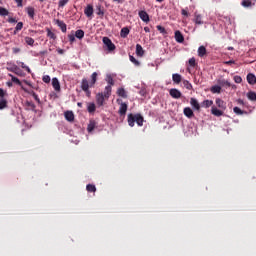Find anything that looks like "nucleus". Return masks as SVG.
<instances>
[{"label": "nucleus", "instance_id": "nucleus-1", "mask_svg": "<svg viewBox=\"0 0 256 256\" xmlns=\"http://www.w3.org/2000/svg\"><path fill=\"white\" fill-rule=\"evenodd\" d=\"M145 119L141 114H128V125L129 127H135L137 123L138 127H143Z\"/></svg>", "mask_w": 256, "mask_h": 256}, {"label": "nucleus", "instance_id": "nucleus-2", "mask_svg": "<svg viewBox=\"0 0 256 256\" xmlns=\"http://www.w3.org/2000/svg\"><path fill=\"white\" fill-rule=\"evenodd\" d=\"M5 97H7V92L3 88H0V111L8 107L7 98Z\"/></svg>", "mask_w": 256, "mask_h": 256}, {"label": "nucleus", "instance_id": "nucleus-3", "mask_svg": "<svg viewBox=\"0 0 256 256\" xmlns=\"http://www.w3.org/2000/svg\"><path fill=\"white\" fill-rule=\"evenodd\" d=\"M81 89L86 93L87 97H90L91 91H89V81L87 78H83L81 82Z\"/></svg>", "mask_w": 256, "mask_h": 256}, {"label": "nucleus", "instance_id": "nucleus-4", "mask_svg": "<svg viewBox=\"0 0 256 256\" xmlns=\"http://www.w3.org/2000/svg\"><path fill=\"white\" fill-rule=\"evenodd\" d=\"M103 43L107 47L108 51H115V44L109 39V37L103 38Z\"/></svg>", "mask_w": 256, "mask_h": 256}, {"label": "nucleus", "instance_id": "nucleus-5", "mask_svg": "<svg viewBox=\"0 0 256 256\" xmlns=\"http://www.w3.org/2000/svg\"><path fill=\"white\" fill-rule=\"evenodd\" d=\"M169 93L173 99H181V91H179L177 88L170 89Z\"/></svg>", "mask_w": 256, "mask_h": 256}, {"label": "nucleus", "instance_id": "nucleus-6", "mask_svg": "<svg viewBox=\"0 0 256 256\" xmlns=\"http://www.w3.org/2000/svg\"><path fill=\"white\" fill-rule=\"evenodd\" d=\"M127 109H128L127 103L122 102L120 104V107H119V110H118L119 115H121V117L127 115Z\"/></svg>", "mask_w": 256, "mask_h": 256}, {"label": "nucleus", "instance_id": "nucleus-7", "mask_svg": "<svg viewBox=\"0 0 256 256\" xmlns=\"http://www.w3.org/2000/svg\"><path fill=\"white\" fill-rule=\"evenodd\" d=\"M96 103L99 107H103V104L105 103V96L103 95V92L96 95Z\"/></svg>", "mask_w": 256, "mask_h": 256}, {"label": "nucleus", "instance_id": "nucleus-8", "mask_svg": "<svg viewBox=\"0 0 256 256\" xmlns=\"http://www.w3.org/2000/svg\"><path fill=\"white\" fill-rule=\"evenodd\" d=\"M195 25H203V16L199 13H194V19H193Z\"/></svg>", "mask_w": 256, "mask_h": 256}, {"label": "nucleus", "instance_id": "nucleus-9", "mask_svg": "<svg viewBox=\"0 0 256 256\" xmlns=\"http://www.w3.org/2000/svg\"><path fill=\"white\" fill-rule=\"evenodd\" d=\"M190 105L196 110L201 111V104H199V101L195 98L190 99Z\"/></svg>", "mask_w": 256, "mask_h": 256}, {"label": "nucleus", "instance_id": "nucleus-10", "mask_svg": "<svg viewBox=\"0 0 256 256\" xmlns=\"http://www.w3.org/2000/svg\"><path fill=\"white\" fill-rule=\"evenodd\" d=\"M183 113L188 119H193V117H195V113H193V110L190 107L184 108Z\"/></svg>", "mask_w": 256, "mask_h": 256}, {"label": "nucleus", "instance_id": "nucleus-11", "mask_svg": "<svg viewBox=\"0 0 256 256\" xmlns=\"http://www.w3.org/2000/svg\"><path fill=\"white\" fill-rule=\"evenodd\" d=\"M93 5L88 4L87 7L84 9V14L86 17H93Z\"/></svg>", "mask_w": 256, "mask_h": 256}, {"label": "nucleus", "instance_id": "nucleus-12", "mask_svg": "<svg viewBox=\"0 0 256 256\" xmlns=\"http://www.w3.org/2000/svg\"><path fill=\"white\" fill-rule=\"evenodd\" d=\"M64 117L66 121H69V122L75 121V114H73V111H66L64 113Z\"/></svg>", "mask_w": 256, "mask_h": 256}, {"label": "nucleus", "instance_id": "nucleus-13", "mask_svg": "<svg viewBox=\"0 0 256 256\" xmlns=\"http://www.w3.org/2000/svg\"><path fill=\"white\" fill-rule=\"evenodd\" d=\"M247 82L249 85H256V76L253 73H249L246 77Z\"/></svg>", "mask_w": 256, "mask_h": 256}, {"label": "nucleus", "instance_id": "nucleus-14", "mask_svg": "<svg viewBox=\"0 0 256 256\" xmlns=\"http://www.w3.org/2000/svg\"><path fill=\"white\" fill-rule=\"evenodd\" d=\"M175 40L177 41V43H183V41H185V37H183L181 31L177 30L175 32Z\"/></svg>", "mask_w": 256, "mask_h": 256}, {"label": "nucleus", "instance_id": "nucleus-15", "mask_svg": "<svg viewBox=\"0 0 256 256\" xmlns=\"http://www.w3.org/2000/svg\"><path fill=\"white\" fill-rule=\"evenodd\" d=\"M52 87L56 91H61V83H59V79H57V78L52 79Z\"/></svg>", "mask_w": 256, "mask_h": 256}, {"label": "nucleus", "instance_id": "nucleus-16", "mask_svg": "<svg viewBox=\"0 0 256 256\" xmlns=\"http://www.w3.org/2000/svg\"><path fill=\"white\" fill-rule=\"evenodd\" d=\"M140 19H142L144 21V23H149V14H147L145 11H140L138 13Z\"/></svg>", "mask_w": 256, "mask_h": 256}, {"label": "nucleus", "instance_id": "nucleus-17", "mask_svg": "<svg viewBox=\"0 0 256 256\" xmlns=\"http://www.w3.org/2000/svg\"><path fill=\"white\" fill-rule=\"evenodd\" d=\"M172 81L174 83H176V85H179V83H181V81H183V77L181 76V74H173L172 75Z\"/></svg>", "mask_w": 256, "mask_h": 256}, {"label": "nucleus", "instance_id": "nucleus-18", "mask_svg": "<svg viewBox=\"0 0 256 256\" xmlns=\"http://www.w3.org/2000/svg\"><path fill=\"white\" fill-rule=\"evenodd\" d=\"M26 12H27L28 17H30V19H35V8H33L31 6L26 7Z\"/></svg>", "mask_w": 256, "mask_h": 256}, {"label": "nucleus", "instance_id": "nucleus-19", "mask_svg": "<svg viewBox=\"0 0 256 256\" xmlns=\"http://www.w3.org/2000/svg\"><path fill=\"white\" fill-rule=\"evenodd\" d=\"M58 27H60L62 33H67V24H65V22L61 21V20H57L56 21Z\"/></svg>", "mask_w": 256, "mask_h": 256}, {"label": "nucleus", "instance_id": "nucleus-20", "mask_svg": "<svg viewBox=\"0 0 256 256\" xmlns=\"http://www.w3.org/2000/svg\"><path fill=\"white\" fill-rule=\"evenodd\" d=\"M211 113H212V115H215V117H221V116H223V111L217 109V107H215V106H213V107L211 108Z\"/></svg>", "mask_w": 256, "mask_h": 256}, {"label": "nucleus", "instance_id": "nucleus-21", "mask_svg": "<svg viewBox=\"0 0 256 256\" xmlns=\"http://www.w3.org/2000/svg\"><path fill=\"white\" fill-rule=\"evenodd\" d=\"M96 127H97V122H95V120H91L87 127L88 133H91L92 131H94Z\"/></svg>", "mask_w": 256, "mask_h": 256}, {"label": "nucleus", "instance_id": "nucleus-22", "mask_svg": "<svg viewBox=\"0 0 256 256\" xmlns=\"http://www.w3.org/2000/svg\"><path fill=\"white\" fill-rule=\"evenodd\" d=\"M111 91H112V87L111 86H106L105 90L103 93V96L105 97V99H109V97H111Z\"/></svg>", "mask_w": 256, "mask_h": 256}, {"label": "nucleus", "instance_id": "nucleus-23", "mask_svg": "<svg viewBox=\"0 0 256 256\" xmlns=\"http://www.w3.org/2000/svg\"><path fill=\"white\" fill-rule=\"evenodd\" d=\"M216 105L219 107V109H227L225 101H223L221 98L216 99Z\"/></svg>", "mask_w": 256, "mask_h": 256}, {"label": "nucleus", "instance_id": "nucleus-24", "mask_svg": "<svg viewBox=\"0 0 256 256\" xmlns=\"http://www.w3.org/2000/svg\"><path fill=\"white\" fill-rule=\"evenodd\" d=\"M136 54L138 55V57H143V55H145V51L143 50V46H141L140 44L136 45Z\"/></svg>", "mask_w": 256, "mask_h": 256}, {"label": "nucleus", "instance_id": "nucleus-25", "mask_svg": "<svg viewBox=\"0 0 256 256\" xmlns=\"http://www.w3.org/2000/svg\"><path fill=\"white\" fill-rule=\"evenodd\" d=\"M207 55V48L205 46H200L198 48V57H205Z\"/></svg>", "mask_w": 256, "mask_h": 256}, {"label": "nucleus", "instance_id": "nucleus-26", "mask_svg": "<svg viewBox=\"0 0 256 256\" xmlns=\"http://www.w3.org/2000/svg\"><path fill=\"white\" fill-rule=\"evenodd\" d=\"M118 97H122L123 99H127V91L124 88H118L117 90Z\"/></svg>", "mask_w": 256, "mask_h": 256}, {"label": "nucleus", "instance_id": "nucleus-27", "mask_svg": "<svg viewBox=\"0 0 256 256\" xmlns=\"http://www.w3.org/2000/svg\"><path fill=\"white\" fill-rule=\"evenodd\" d=\"M211 105H213V100H204L201 103V107H203L204 109H209V107H211Z\"/></svg>", "mask_w": 256, "mask_h": 256}, {"label": "nucleus", "instance_id": "nucleus-28", "mask_svg": "<svg viewBox=\"0 0 256 256\" xmlns=\"http://www.w3.org/2000/svg\"><path fill=\"white\" fill-rule=\"evenodd\" d=\"M99 74L97 72L92 73L91 75V81H90V87H93L95 83H97V77Z\"/></svg>", "mask_w": 256, "mask_h": 256}, {"label": "nucleus", "instance_id": "nucleus-29", "mask_svg": "<svg viewBox=\"0 0 256 256\" xmlns=\"http://www.w3.org/2000/svg\"><path fill=\"white\" fill-rule=\"evenodd\" d=\"M86 191H88V193H95L97 191V187H95L94 184H88L86 186Z\"/></svg>", "mask_w": 256, "mask_h": 256}, {"label": "nucleus", "instance_id": "nucleus-30", "mask_svg": "<svg viewBox=\"0 0 256 256\" xmlns=\"http://www.w3.org/2000/svg\"><path fill=\"white\" fill-rule=\"evenodd\" d=\"M24 41L27 45H30L31 47H33V45H35V39L29 37V36H26L24 38Z\"/></svg>", "mask_w": 256, "mask_h": 256}, {"label": "nucleus", "instance_id": "nucleus-31", "mask_svg": "<svg viewBox=\"0 0 256 256\" xmlns=\"http://www.w3.org/2000/svg\"><path fill=\"white\" fill-rule=\"evenodd\" d=\"M127 35H129V28L124 27L121 29L120 31V36L125 39L127 37Z\"/></svg>", "mask_w": 256, "mask_h": 256}, {"label": "nucleus", "instance_id": "nucleus-32", "mask_svg": "<svg viewBox=\"0 0 256 256\" xmlns=\"http://www.w3.org/2000/svg\"><path fill=\"white\" fill-rule=\"evenodd\" d=\"M233 111L236 115H247L246 111L241 110V108L237 106L233 108Z\"/></svg>", "mask_w": 256, "mask_h": 256}, {"label": "nucleus", "instance_id": "nucleus-33", "mask_svg": "<svg viewBox=\"0 0 256 256\" xmlns=\"http://www.w3.org/2000/svg\"><path fill=\"white\" fill-rule=\"evenodd\" d=\"M218 83L221 87H231V82L225 79L219 80Z\"/></svg>", "mask_w": 256, "mask_h": 256}, {"label": "nucleus", "instance_id": "nucleus-34", "mask_svg": "<svg viewBox=\"0 0 256 256\" xmlns=\"http://www.w3.org/2000/svg\"><path fill=\"white\" fill-rule=\"evenodd\" d=\"M46 31H47V37H49V39H53L54 41L55 39H57V35H55V33L51 31V29L46 28Z\"/></svg>", "mask_w": 256, "mask_h": 256}, {"label": "nucleus", "instance_id": "nucleus-35", "mask_svg": "<svg viewBox=\"0 0 256 256\" xmlns=\"http://www.w3.org/2000/svg\"><path fill=\"white\" fill-rule=\"evenodd\" d=\"M75 37H76L77 39H83V37H85V31H83V30H77V31L75 32Z\"/></svg>", "mask_w": 256, "mask_h": 256}, {"label": "nucleus", "instance_id": "nucleus-36", "mask_svg": "<svg viewBox=\"0 0 256 256\" xmlns=\"http://www.w3.org/2000/svg\"><path fill=\"white\" fill-rule=\"evenodd\" d=\"M247 98L249 99V101H256V93L253 91L248 92Z\"/></svg>", "mask_w": 256, "mask_h": 256}, {"label": "nucleus", "instance_id": "nucleus-37", "mask_svg": "<svg viewBox=\"0 0 256 256\" xmlns=\"http://www.w3.org/2000/svg\"><path fill=\"white\" fill-rule=\"evenodd\" d=\"M106 81L108 83V86L113 87V85H115V80H113V77L111 75H107Z\"/></svg>", "mask_w": 256, "mask_h": 256}, {"label": "nucleus", "instance_id": "nucleus-38", "mask_svg": "<svg viewBox=\"0 0 256 256\" xmlns=\"http://www.w3.org/2000/svg\"><path fill=\"white\" fill-rule=\"evenodd\" d=\"M9 15V10L6 8L0 7V17H7Z\"/></svg>", "mask_w": 256, "mask_h": 256}, {"label": "nucleus", "instance_id": "nucleus-39", "mask_svg": "<svg viewBox=\"0 0 256 256\" xmlns=\"http://www.w3.org/2000/svg\"><path fill=\"white\" fill-rule=\"evenodd\" d=\"M183 85L188 91H191V89H193V85L188 80H184Z\"/></svg>", "mask_w": 256, "mask_h": 256}, {"label": "nucleus", "instance_id": "nucleus-40", "mask_svg": "<svg viewBox=\"0 0 256 256\" xmlns=\"http://www.w3.org/2000/svg\"><path fill=\"white\" fill-rule=\"evenodd\" d=\"M211 93H221V86L215 85L210 89Z\"/></svg>", "mask_w": 256, "mask_h": 256}, {"label": "nucleus", "instance_id": "nucleus-41", "mask_svg": "<svg viewBox=\"0 0 256 256\" xmlns=\"http://www.w3.org/2000/svg\"><path fill=\"white\" fill-rule=\"evenodd\" d=\"M87 109L88 113H95V109H97V107L95 106V103H90Z\"/></svg>", "mask_w": 256, "mask_h": 256}, {"label": "nucleus", "instance_id": "nucleus-42", "mask_svg": "<svg viewBox=\"0 0 256 256\" xmlns=\"http://www.w3.org/2000/svg\"><path fill=\"white\" fill-rule=\"evenodd\" d=\"M242 7H251V5H253V2H251V0H243L241 2Z\"/></svg>", "mask_w": 256, "mask_h": 256}, {"label": "nucleus", "instance_id": "nucleus-43", "mask_svg": "<svg viewBox=\"0 0 256 256\" xmlns=\"http://www.w3.org/2000/svg\"><path fill=\"white\" fill-rule=\"evenodd\" d=\"M10 76H11L12 83H16V85H19V86L22 85L21 80H19V78L15 77L11 74H10Z\"/></svg>", "mask_w": 256, "mask_h": 256}, {"label": "nucleus", "instance_id": "nucleus-44", "mask_svg": "<svg viewBox=\"0 0 256 256\" xmlns=\"http://www.w3.org/2000/svg\"><path fill=\"white\" fill-rule=\"evenodd\" d=\"M97 11V15H100L101 17L105 15V10L102 9L101 5L97 6Z\"/></svg>", "mask_w": 256, "mask_h": 256}, {"label": "nucleus", "instance_id": "nucleus-45", "mask_svg": "<svg viewBox=\"0 0 256 256\" xmlns=\"http://www.w3.org/2000/svg\"><path fill=\"white\" fill-rule=\"evenodd\" d=\"M69 3V0H59L58 7H64Z\"/></svg>", "mask_w": 256, "mask_h": 256}, {"label": "nucleus", "instance_id": "nucleus-46", "mask_svg": "<svg viewBox=\"0 0 256 256\" xmlns=\"http://www.w3.org/2000/svg\"><path fill=\"white\" fill-rule=\"evenodd\" d=\"M130 61H131V63H134V65L139 67V65H140L139 60L135 59V57L130 56Z\"/></svg>", "mask_w": 256, "mask_h": 256}, {"label": "nucleus", "instance_id": "nucleus-47", "mask_svg": "<svg viewBox=\"0 0 256 256\" xmlns=\"http://www.w3.org/2000/svg\"><path fill=\"white\" fill-rule=\"evenodd\" d=\"M190 67H195L197 65V62L195 61V58H190L188 61Z\"/></svg>", "mask_w": 256, "mask_h": 256}, {"label": "nucleus", "instance_id": "nucleus-48", "mask_svg": "<svg viewBox=\"0 0 256 256\" xmlns=\"http://www.w3.org/2000/svg\"><path fill=\"white\" fill-rule=\"evenodd\" d=\"M42 81L44 83H51V77L49 75H45L43 76Z\"/></svg>", "mask_w": 256, "mask_h": 256}, {"label": "nucleus", "instance_id": "nucleus-49", "mask_svg": "<svg viewBox=\"0 0 256 256\" xmlns=\"http://www.w3.org/2000/svg\"><path fill=\"white\" fill-rule=\"evenodd\" d=\"M21 67H22V69H25V71H27V73H31V68H29V66L25 65V63L21 62Z\"/></svg>", "mask_w": 256, "mask_h": 256}, {"label": "nucleus", "instance_id": "nucleus-50", "mask_svg": "<svg viewBox=\"0 0 256 256\" xmlns=\"http://www.w3.org/2000/svg\"><path fill=\"white\" fill-rule=\"evenodd\" d=\"M15 29L16 31H21V29H23V22H18Z\"/></svg>", "mask_w": 256, "mask_h": 256}, {"label": "nucleus", "instance_id": "nucleus-51", "mask_svg": "<svg viewBox=\"0 0 256 256\" xmlns=\"http://www.w3.org/2000/svg\"><path fill=\"white\" fill-rule=\"evenodd\" d=\"M75 34H69L68 35V39H69V41H70V43H75Z\"/></svg>", "mask_w": 256, "mask_h": 256}, {"label": "nucleus", "instance_id": "nucleus-52", "mask_svg": "<svg viewBox=\"0 0 256 256\" xmlns=\"http://www.w3.org/2000/svg\"><path fill=\"white\" fill-rule=\"evenodd\" d=\"M32 97L37 101V103H41V99H39V95H37V93L33 92Z\"/></svg>", "mask_w": 256, "mask_h": 256}, {"label": "nucleus", "instance_id": "nucleus-53", "mask_svg": "<svg viewBox=\"0 0 256 256\" xmlns=\"http://www.w3.org/2000/svg\"><path fill=\"white\" fill-rule=\"evenodd\" d=\"M234 81H235V83H242L243 78H241V76H234Z\"/></svg>", "mask_w": 256, "mask_h": 256}, {"label": "nucleus", "instance_id": "nucleus-54", "mask_svg": "<svg viewBox=\"0 0 256 256\" xmlns=\"http://www.w3.org/2000/svg\"><path fill=\"white\" fill-rule=\"evenodd\" d=\"M26 105L30 108V109H35V103L27 101Z\"/></svg>", "mask_w": 256, "mask_h": 256}, {"label": "nucleus", "instance_id": "nucleus-55", "mask_svg": "<svg viewBox=\"0 0 256 256\" xmlns=\"http://www.w3.org/2000/svg\"><path fill=\"white\" fill-rule=\"evenodd\" d=\"M157 29L160 31V33H167V31L165 30V27L163 26H157Z\"/></svg>", "mask_w": 256, "mask_h": 256}, {"label": "nucleus", "instance_id": "nucleus-56", "mask_svg": "<svg viewBox=\"0 0 256 256\" xmlns=\"http://www.w3.org/2000/svg\"><path fill=\"white\" fill-rule=\"evenodd\" d=\"M237 105H241L242 107L245 106V102L242 99L236 100Z\"/></svg>", "mask_w": 256, "mask_h": 256}, {"label": "nucleus", "instance_id": "nucleus-57", "mask_svg": "<svg viewBox=\"0 0 256 256\" xmlns=\"http://www.w3.org/2000/svg\"><path fill=\"white\" fill-rule=\"evenodd\" d=\"M181 13L184 15V17H189V12L186 9H182Z\"/></svg>", "mask_w": 256, "mask_h": 256}, {"label": "nucleus", "instance_id": "nucleus-58", "mask_svg": "<svg viewBox=\"0 0 256 256\" xmlns=\"http://www.w3.org/2000/svg\"><path fill=\"white\" fill-rule=\"evenodd\" d=\"M17 3V7H23V0H14Z\"/></svg>", "mask_w": 256, "mask_h": 256}, {"label": "nucleus", "instance_id": "nucleus-59", "mask_svg": "<svg viewBox=\"0 0 256 256\" xmlns=\"http://www.w3.org/2000/svg\"><path fill=\"white\" fill-rule=\"evenodd\" d=\"M8 23H17V19H15L13 17H9L8 18Z\"/></svg>", "mask_w": 256, "mask_h": 256}, {"label": "nucleus", "instance_id": "nucleus-60", "mask_svg": "<svg viewBox=\"0 0 256 256\" xmlns=\"http://www.w3.org/2000/svg\"><path fill=\"white\" fill-rule=\"evenodd\" d=\"M233 64H235V61H233V60L225 62V65H233Z\"/></svg>", "mask_w": 256, "mask_h": 256}, {"label": "nucleus", "instance_id": "nucleus-61", "mask_svg": "<svg viewBox=\"0 0 256 256\" xmlns=\"http://www.w3.org/2000/svg\"><path fill=\"white\" fill-rule=\"evenodd\" d=\"M57 51H58L59 55H63V53H65V50H63L61 48H59Z\"/></svg>", "mask_w": 256, "mask_h": 256}, {"label": "nucleus", "instance_id": "nucleus-62", "mask_svg": "<svg viewBox=\"0 0 256 256\" xmlns=\"http://www.w3.org/2000/svg\"><path fill=\"white\" fill-rule=\"evenodd\" d=\"M14 53H19V51H21L19 48H14L13 49Z\"/></svg>", "mask_w": 256, "mask_h": 256}, {"label": "nucleus", "instance_id": "nucleus-63", "mask_svg": "<svg viewBox=\"0 0 256 256\" xmlns=\"http://www.w3.org/2000/svg\"><path fill=\"white\" fill-rule=\"evenodd\" d=\"M40 55H47V50L41 51Z\"/></svg>", "mask_w": 256, "mask_h": 256}, {"label": "nucleus", "instance_id": "nucleus-64", "mask_svg": "<svg viewBox=\"0 0 256 256\" xmlns=\"http://www.w3.org/2000/svg\"><path fill=\"white\" fill-rule=\"evenodd\" d=\"M144 31H145V33H149V27H144Z\"/></svg>", "mask_w": 256, "mask_h": 256}]
</instances>
